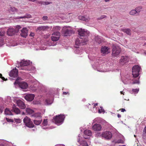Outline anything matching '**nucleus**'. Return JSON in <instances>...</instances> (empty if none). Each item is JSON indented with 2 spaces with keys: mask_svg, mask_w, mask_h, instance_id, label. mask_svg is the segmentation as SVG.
<instances>
[{
  "mask_svg": "<svg viewBox=\"0 0 146 146\" xmlns=\"http://www.w3.org/2000/svg\"><path fill=\"white\" fill-rule=\"evenodd\" d=\"M84 135L83 138L79 134L77 138V142L83 146H88V143L84 140L85 139H89L90 136L92 135V131L89 130H86L84 131Z\"/></svg>",
  "mask_w": 146,
  "mask_h": 146,
  "instance_id": "obj_1",
  "label": "nucleus"
},
{
  "mask_svg": "<svg viewBox=\"0 0 146 146\" xmlns=\"http://www.w3.org/2000/svg\"><path fill=\"white\" fill-rule=\"evenodd\" d=\"M31 63V62L29 60H23L20 62V67H19V68L20 69L25 70H34L35 68L34 67H33L32 68H30V66L25 67L28 66Z\"/></svg>",
  "mask_w": 146,
  "mask_h": 146,
  "instance_id": "obj_2",
  "label": "nucleus"
},
{
  "mask_svg": "<svg viewBox=\"0 0 146 146\" xmlns=\"http://www.w3.org/2000/svg\"><path fill=\"white\" fill-rule=\"evenodd\" d=\"M78 34L80 36H82L83 38H80L81 39L85 40L84 42H86L88 40V36L89 35V32L87 30L84 29H80L78 30Z\"/></svg>",
  "mask_w": 146,
  "mask_h": 146,
  "instance_id": "obj_3",
  "label": "nucleus"
},
{
  "mask_svg": "<svg viewBox=\"0 0 146 146\" xmlns=\"http://www.w3.org/2000/svg\"><path fill=\"white\" fill-rule=\"evenodd\" d=\"M121 51V48L119 46L117 45H113L112 50V56L113 57L118 56Z\"/></svg>",
  "mask_w": 146,
  "mask_h": 146,
  "instance_id": "obj_4",
  "label": "nucleus"
},
{
  "mask_svg": "<svg viewBox=\"0 0 146 146\" xmlns=\"http://www.w3.org/2000/svg\"><path fill=\"white\" fill-rule=\"evenodd\" d=\"M73 31L72 28L69 26H65L63 27L62 32L65 36H70L72 34Z\"/></svg>",
  "mask_w": 146,
  "mask_h": 146,
  "instance_id": "obj_5",
  "label": "nucleus"
},
{
  "mask_svg": "<svg viewBox=\"0 0 146 146\" xmlns=\"http://www.w3.org/2000/svg\"><path fill=\"white\" fill-rule=\"evenodd\" d=\"M14 85L16 87L18 85L20 88L23 89H26L28 87V85L27 83L24 82H20L17 79L16 80L14 83Z\"/></svg>",
  "mask_w": 146,
  "mask_h": 146,
  "instance_id": "obj_6",
  "label": "nucleus"
},
{
  "mask_svg": "<svg viewBox=\"0 0 146 146\" xmlns=\"http://www.w3.org/2000/svg\"><path fill=\"white\" fill-rule=\"evenodd\" d=\"M65 117L64 115L62 114L56 116L54 118L55 123L58 125H61L63 123Z\"/></svg>",
  "mask_w": 146,
  "mask_h": 146,
  "instance_id": "obj_7",
  "label": "nucleus"
},
{
  "mask_svg": "<svg viewBox=\"0 0 146 146\" xmlns=\"http://www.w3.org/2000/svg\"><path fill=\"white\" fill-rule=\"evenodd\" d=\"M89 58L90 60H92L93 61H94L93 63H92V66L94 68V69L98 68L99 67H100L103 66L102 65V64L103 62V61L102 60H99L98 59H96L95 60H93L92 59L91 57L89 56Z\"/></svg>",
  "mask_w": 146,
  "mask_h": 146,
  "instance_id": "obj_8",
  "label": "nucleus"
},
{
  "mask_svg": "<svg viewBox=\"0 0 146 146\" xmlns=\"http://www.w3.org/2000/svg\"><path fill=\"white\" fill-rule=\"evenodd\" d=\"M24 124L27 127L29 128H33L35 125L30 118L27 116L23 120Z\"/></svg>",
  "mask_w": 146,
  "mask_h": 146,
  "instance_id": "obj_9",
  "label": "nucleus"
},
{
  "mask_svg": "<svg viewBox=\"0 0 146 146\" xmlns=\"http://www.w3.org/2000/svg\"><path fill=\"white\" fill-rule=\"evenodd\" d=\"M140 68V66L138 65H135L133 67L132 72L133 77H137L139 76Z\"/></svg>",
  "mask_w": 146,
  "mask_h": 146,
  "instance_id": "obj_10",
  "label": "nucleus"
},
{
  "mask_svg": "<svg viewBox=\"0 0 146 146\" xmlns=\"http://www.w3.org/2000/svg\"><path fill=\"white\" fill-rule=\"evenodd\" d=\"M101 52L103 55L105 56L110 53V48L106 46H102L101 50Z\"/></svg>",
  "mask_w": 146,
  "mask_h": 146,
  "instance_id": "obj_11",
  "label": "nucleus"
},
{
  "mask_svg": "<svg viewBox=\"0 0 146 146\" xmlns=\"http://www.w3.org/2000/svg\"><path fill=\"white\" fill-rule=\"evenodd\" d=\"M129 60V58L126 56H121L120 59L119 63L122 65H123L125 64L128 62Z\"/></svg>",
  "mask_w": 146,
  "mask_h": 146,
  "instance_id": "obj_12",
  "label": "nucleus"
},
{
  "mask_svg": "<svg viewBox=\"0 0 146 146\" xmlns=\"http://www.w3.org/2000/svg\"><path fill=\"white\" fill-rule=\"evenodd\" d=\"M102 135V137L106 139H111L112 137V135L110 132L108 131H105L103 132Z\"/></svg>",
  "mask_w": 146,
  "mask_h": 146,
  "instance_id": "obj_13",
  "label": "nucleus"
},
{
  "mask_svg": "<svg viewBox=\"0 0 146 146\" xmlns=\"http://www.w3.org/2000/svg\"><path fill=\"white\" fill-rule=\"evenodd\" d=\"M60 36V33L59 32H54L52 34L51 38L52 40L54 41H56L58 40Z\"/></svg>",
  "mask_w": 146,
  "mask_h": 146,
  "instance_id": "obj_14",
  "label": "nucleus"
},
{
  "mask_svg": "<svg viewBox=\"0 0 146 146\" xmlns=\"http://www.w3.org/2000/svg\"><path fill=\"white\" fill-rule=\"evenodd\" d=\"M18 70L16 68L13 69L9 74V76L11 77L16 78L18 76Z\"/></svg>",
  "mask_w": 146,
  "mask_h": 146,
  "instance_id": "obj_15",
  "label": "nucleus"
},
{
  "mask_svg": "<svg viewBox=\"0 0 146 146\" xmlns=\"http://www.w3.org/2000/svg\"><path fill=\"white\" fill-rule=\"evenodd\" d=\"M7 34L9 36H13L16 34L14 28L11 27L9 28L7 31Z\"/></svg>",
  "mask_w": 146,
  "mask_h": 146,
  "instance_id": "obj_16",
  "label": "nucleus"
},
{
  "mask_svg": "<svg viewBox=\"0 0 146 146\" xmlns=\"http://www.w3.org/2000/svg\"><path fill=\"white\" fill-rule=\"evenodd\" d=\"M93 129L95 131H100L102 129V127L100 124H95L92 126Z\"/></svg>",
  "mask_w": 146,
  "mask_h": 146,
  "instance_id": "obj_17",
  "label": "nucleus"
},
{
  "mask_svg": "<svg viewBox=\"0 0 146 146\" xmlns=\"http://www.w3.org/2000/svg\"><path fill=\"white\" fill-rule=\"evenodd\" d=\"M35 95L32 94H27L25 97V99L29 101H31L34 99Z\"/></svg>",
  "mask_w": 146,
  "mask_h": 146,
  "instance_id": "obj_18",
  "label": "nucleus"
},
{
  "mask_svg": "<svg viewBox=\"0 0 146 146\" xmlns=\"http://www.w3.org/2000/svg\"><path fill=\"white\" fill-rule=\"evenodd\" d=\"M16 103L18 106L20 108L24 109L25 108L26 106L25 104L22 101L19 100L17 101Z\"/></svg>",
  "mask_w": 146,
  "mask_h": 146,
  "instance_id": "obj_19",
  "label": "nucleus"
},
{
  "mask_svg": "<svg viewBox=\"0 0 146 146\" xmlns=\"http://www.w3.org/2000/svg\"><path fill=\"white\" fill-rule=\"evenodd\" d=\"M21 36L23 37H26L27 35L28 30L26 28H23L21 30Z\"/></svg>",
  "mask_w": 146,
  "mask_h": 146,
  "instance_id": "obj_20",
  "label": "nucleus"
},
{
  "mask_svg": "<svg viewBox=\"0 0 146 146\" xmlns=\"http://www.w3.org/2000/svg\"><path fill=\"white\" fill-rule=\"evenodd\" d=\"M82 41V45H84L86 44V42H84L85 40L82 39H81L80 38V40H79L78 39H77L75 42V44L76 46H75L76 48H78V46H79L81 44V43L80 42V41Z\"/></svg>",
  "mask_w": 146,
  "mask_h": 146,
  "instance_id": "obj_21",
  "label": "nucleus"
},
{
  "mask_svg": "<svg viewBox=\"0 0 146 146\" xmlns=\"http://www.w3.org/2000/svg\"><path fill=\"white\" fill-rule=\"evenodd\" d=\"M12 111H13L17 114H19L20 113V110L18 108L16 107L15 105H13Z\"/></svg>",
  "mask_w": 146,
  "mask_h": 146,
  "instance_id": "obj_22",
  "label": "nucleus"
},
{
  "mask_svg": "<svg viewBox=\"0 0 146 146\" xmlns=\"http://www.w3.org/2000/svg\"><path fill=\"white\" fill-rule=\"evenodd\" d=\"M42 121V118H40L39 119L36 118L33 120L34 124L36 125H39Z\"/></svg>",
  "mask_w": 146,
  "mask_h": 146,
  "instance_id": "obj_23",
  "label": "nucleus"
},
{
  "mask_svg": "<svg viewBox=\"0 0 146 146\" xmlns=\"http://www.w3.org/2000/svg\"><path fill=\"white\" fill-rule=\"evenodd\" d=\"M121 139L117 140L114 141V142L115 143H123L124 141V138L123 136H121Z\"/></svg>",
  "mask_w": 146,
  "mask_h": 146,
  "instance_id": "obj_24",
  "label": "nucleus"
},
{
  "mask_svg": "<svg viewBox=\"0 0 146 146\" xmlns=\"http://www.w3.org/2000/svg\"><path fill=\"white\" fill-rule=\"evenodd\" d=\"M31 116L34 117L35 118V119H36V118L39 119L40 118H42L41 113H37L33 114L31 115Z\"/></svg>",
  "mask_w": 146,
  "mask_h": 146,
  "instance_id": "obj_25",
  "label": "nucleus"
},
{
  "mask_svg": "<svg viewBox=\"0 0 146 146\" xmlns=\"http://www.w3.org/2000/svg\"><path fill=\"white\" fill-rule=\"evenodd\" d=\"M78 19L80 20L87 21H88L90 18L89 17H88L87 18H86L85 17L83 16H80L78 17Z\"/></svg>",
  "mask_w": 146,
  "mask_h": 146,
  "instance_id": "obj_26",
  "label": "nucleus"
},
{
  "mask_svg": "<svg viewBox=\"0 0 146 146\" xmlns=\"http://www.w3.org/2000/svg\"><path fill=\"white\" fill-rule=\"evenodd\" d=\"M31 17V15L28 14H27L26 15L24 16L19 17L18 18H14L15 19H25V18H30Z\"/></svg>",
  "mask_w": 146,
  "mask_h": 146,
  "instance_id": "obj_27",
  "label": "nucleus"
},
{
  "mask_svg": "<svg viewBox=\"0 0 146 146\" xmlns=\"http://www.w3.org/2000/svg\"><path fill=\"white\" fill-rule=\"evenodd\" d=\"M121 31L128 35H130L131 34V30L129 29H122Z\"/></svg>",
  "mask_w": 146,
  "mask_h": 146,
  "instance_id": "obj_28",
  "label": "nucleus"
},
{
  "mask_svg": "<svg viewBox=\"0 0 146 146\" xmlns=\"http://www.w3.org/2000/svg\"><path fill=\"white\" fill-rule=\"evenodd\" d=\"M9 12L12 13H14L17 11V10L15 7H11L9 9Z\"/></svg>",
  "mask_w": 146,
  "mask_h": 146,
  "instance_id": "obj_29",
  "label": "nucleus"
},
{
  "mask_svg": "<svg viewBox=\"0 0 146 146\" xmlns=\"http://www.w3.org/2000/svg\"><path fill=\"white\" fill-rule=\"evenodd\" d=\"M12 111H11L9 108H7L5 110V114L6 115H13Z\"/></svg>",
  "mask_w": 146,
  "mask_h": 146,
  "instance_id": "obj_30",
  "label": "nucleus"
},
{
  "mask_svg": "<svg viewBox=\"0 0 146 146\" xmlns=\"http://www.w3.org/2000/svg\"><path fill=\"white\" fill-rule=\"evenodd\" d=\"M26 111L27 113L29 115L33 114V113H34V111L33 110L31 109L30 108H28L26 109Z\"/></svg>",
  "mask_w": 146,
  "mask_h": 146,
  "instance_id": "obj_31",
  "label": "nucleus"
},
{
  "mask_svg": "<svg viewBox=\"0 0 146 146\" xmlns=\"http://www.w3.org/2000/svg\"><path fill=\"white\" fill-rule=\"evenodd\" d=\"M139 90V88L136 89H133L132 90L130 91V92L131 94L134 93L135 94H137L138 93Z\"/></svg>",
  "mask_w": 146,
  "mask_h": 146,
  "instance_id": "obj_32",
  "label": "nucleus"
},
{
  "mask_svg": "<svg viewBox=\"0 0 146 146\" xmlns=\"http://www.w3.org/2000/svg\"><path fill=\"white\" fill-rule=\"evenodd\" d=\"M95 40L99 44H100L101 42L102 39L100 36H97L95 37Z\"/></svg>",
  "mask_w": 146,
  "mask_h": 146,
  "instance_id": "obj_33",
  "label": "nucleus"
},
{
  "mask_svg": "<svg viewBox=\"0 0 146 146\" xmlns=\"http://www.w3.org/2000/svg\"><path fill=\"white\" fill-rule=\"evenodd\" d=\"M21 28V26L19 25H17L15 26V33H18L19 31V29Z\"/></svg>",
  "mask_w": 146,
  "mask_h": 146,
  "instance_id": "obj_34",
  "label": "nucleus"
},
{
  "mask_svg": "<svg viewBox=\"0 0 146 146\" xmlns=\"http://www.w3.org/2000/svg\"><path fill=\"white\" fill-rule=\"evenodd\" d=\"M42 126H47L48 125V121L47 119H44L42 123Z\"/></svg>",
  "mask_w": 146,
  "mask_h": 146,
  "instance_id": "obj_35",
  "label": "nucleus"
},
{
  "mask_svg": "<svg viewBox=\"0 0 146 146\" xmlns=\"http://www.w3.org/2000/svg\"><path fill=\"white\" fill-rule=\"evenodd\" d=\"M80 50L78 48L76 49L75 50V52L77 54H81L83 52V50L82 49H80Z\"/></svg>",
  "mask_w": 146,
  "mask_h": 146,
  "instance_id": "obj_36",
  "label": "nucleus"
},
{
  "mask_svg": "<svg viewBox=\"0 0 146 146\" xmlns=\"http://www.w3.org/2000/svg\"><path fill=\"white\" fill-rule=\"evenodd\" d=\"M1 28V31H0V37H3L5 35V32Z\"/></svg>",
  "mask_w": 146,
  "mask_h": 146,
  "instance_id": "obj_37",
  "label": "nucleus"
},
{
  "mask_svg": "<svg viewBox=\"0 0 146 146\" xmlns=\"http://www.w3.org/2000/svg\"><path fill=\"white\" fill-rule=\"evenodd\" d=\"M136 13H137L135 9H133L131 11L129 12V14L132 15H135Z\"/></svg>",
  "mask_w": 146,
  "mask_h": 146,
  "instance_id": "obj_38",
  "label": "nucleus"
},
{
  "mask_svg": "<svg viewBox=\"0 0 146 146\" xmlns=\"http://www.w3.org/2000/svg\"><path fill=\"white\" fill-rule=\"evenodd\" d=\"M142 7L141 6H139L135 8V10L137 11V13H139L140 11H141L142 10Z\"/></svg>",
  "mask_w": 146,
  "mask_h": 146,
  "instance_id": "obj_39",
  "label": "nucleus"
},
{
  "mask_svg": "<svg viewBox=\"0 0 146 146\" xmlns=\"http://www.w3.org/2000/svg\"><path fill=\"white\" fill-rule=\"evenodd\" d=\"M4 44V40L2 38L0 37V47L3 46Z\"/></svg>",
  "mask_w": 146,
  "mask_h": 146,
  "instance_id": "obj_40",
  "label": "nucleus"
},
{
  "mask_svg": "<svg viewBox=\"0 0 146 146\" xmlns=\"http://www.w3.org/2000/svg\"><path fill=\"white\" fill-rule=\"evenodd\" d=\"M47 105L50 104L52 103V100H50L49 99H47L45 101Z\"/></svg>",
  "mask_w": 146,
  "mask_h": 146,
  "instance_id": "obj_41",
  "label": "nucleus"
},
{
  "mask_svg": "<svg viewBox=\"0 0 146 146\" xmlns=\"http://www.w3.org/2000/svg\"><path fill=\"white\" fill-rule=\"evenodd\" d=\"M123 82L125 84H129L131 82L128 79H126L125 80H123Z\"/></svg>",
  "mask_w": 146,
  "mask_h": 146,
  "instance_id": "obj_42",
  "label": "nucleus"
},
{
  "mask_svg": "<svg viewBox=\"0 0 146 146\" xmlns=\"http://www.w3.org/2000/svg\"><path fill=\"white\" fill-rule=\"evenodd\" d=\"M98 113H104L105 112L104 111L103 109V108L102 107H100V109H99L98 110Z\"/></svg>",
  "mask_w": 146,
  "mask_h": 146,
  "instance_id": "obj_43",
  "label": "nucleus"
},
{
  "mask_svg": "<svg viewBox=\"0 0 146 146\" xmlns=\"http://www.w3.org/2000/svg\"><path fill=\"white\" fill-rule=\"evenodd\" d=\"M52 2L49 1H44L42 2V4L44 5H47L51 4Z\"/></svg>",
  "mask_w": 146,
  "mask_h": 146,
  "instance_id": "obj_44",
  "label": "nucleus"
},
{
  "mask_svg": "<svg viewBox=\"0 0 146 146\" xmlns=\"http://www.w3.org/2000/svg\"><path fill=\"white\" fill-rule=\"evenodd\" d=\"M14 120L15 122L17 123H21V120L19 118L15 119Z\"/></svg>",
  "mask_w": 146,
  "mask_h": 146,
  "instance_id": "obj_45",
  "label": "nucleus"
},
{
  "mask_svg": "<svg viewBox=\"0 0 146 146\" xmlns=\"http://www.w3.org/2000/svg\"><path fill=\"white\" fill-rule=\"evenodd\" d=\"M143 136H146V127H145L143 129Z\"/></svg>",
  "mask_w": 146,
  "mask_h": 146,
  "instance_id": "obj_46",
  "label": "nucleus"
},
{
  "mask_svg": "<svg viewBox=\"0 0 146 146\" xmlns=\"http://www.w3.org/2000/svg\"><path fill=\"white\" fill-rule=\"evenodd\" d=\"M98 103H96L94 105L93 107V110H92V111H93V112H96L97 111V110H94V107H95L96 106H97L98 105Z\"/></svg>",
  "mask_w": 146,
  "mask_h": 146,
  "instance_id": "obj_47",
  "label": "nucleus"
},
{
  "mask_svg": "<svg viewBox=\"0 0 146 146\" xmlns=\"http://www.w3.org/2000/svg\"><path fill=\"white\" fill-rule=\"evenodd\" d=\"M132 84H139V79L138 80H135L134 81H133L132 83Z\"/></svg>",
  "mask_w": 146,
  "mask_h": 146,
  "instance_id": "obj_48",
  "label": "nucleus"
},
{
  "mask_svg": "<svg viewBox=\"0 0 146 146\" xmlns=\"http://www.w3.org/2000/svg\"><path fill=\"white\" fill-rule=\"evenodd\" d=\"M39 28V29H40L45 30V29H47L48 28V26H44V27H40Z\"/></svg>",
  "mask_w": 146,
  "mask_h": 146,
  "instance_id": "obj_49",
  "label": "nucleus"
},
{
  "mask_svg": "<svg viewBox=\"0 0 146 146\" xmlns=\"http://www.w3.org/2000/svg\"><path fill=\"white\" fill-rule=\"evenodd\" d=\"M6 120L7 121H8V122H13V121H14L12 119H9V118H6Z\"/></svg>",
  "mask_w": 146,
  "mask_h": 146,
  "instance_id": "obj_50",
  "label": "nucleus"
},
{
  "mask_svg": "<svg viewBox=\"0 0 146 146\" xmlns=\"http://www.w3.org/2000/svg\"><path fill=\"white\" fill-rule=\"evenodd\" d=\"M98 71L100 72H106L108 71L109 70H104L102 69H100V70H98Z\"/></svg>",
  "mask_w": 146,
  "mask_h": 146,
  "instance_id": "obj_51",
  "label": "nucleus"
},
{
  "mask_svg": "<svg viewBox=\"0 0 146 146\" xmlns=\"http://www.w3.org/2000/svg\"><path fill=\"white\" fill-rule=\"evenodd\" d=\"M2 74H0V78L2 79L3 80L6 81L7 80V79H5L4 77H2Z\"/></svg>",
  "mask_w": 146,
  "mask_h": 146,
  "instance_id": "obj_52",
  "label": "nucleus"
},
{
  "mask_svg": "<svg viewBox=\"0 0 146 146\" xmlns=\"http://www.w3.org/2000/svg\"><path fill=\"white\" fill-rule=\"evenodd\" d=\"M4 19H1L0 20V21L1 22L0 24H4L5 23H4Z\"/></svg>",
  "mask_w": 146,
  "mask_h": 146,
  "instance_id": "obj_53",
  "label": "nucleus"
},
{
  "mask_svg": "<svg viewBox=\"0 0 146 146\" xmlns=\"http://www.w3.org/2000/svg\"><path fill=\"white\" fill-rule=\"evenodd\" d=\"M48 17L46 16H44L42 17V19L44 21H46Z\"/></svg>",
  "mask_w": 146,
  "mask_h": 146,
  "instance_id": "obj_54",
  "label": "nucleus"
},
{
  "mask_svg": "<svg viewBox=\"0 0 146 146\" xmlns=\"http://www.w3.org/2000/svg\"><path fill=\"white\" fill-rule=\"evenodd\" d=\"M101 135H101L100 133V132L97 133L96 134V136L97 137H99V136H101Z\"/></svg>",
  "mask_w": 146,
  "mask_h": 146,
  "instance_id": "obj_55",
  "label": "nucleus"
},
{
  "mask_svg": "<svg viewBox=\"0 0 146 146\" xmlns=\"http://www.w3.org/2000/svg\"><path fill=\"white\" fill-rule=\"evenodd\" d=\"M106 17V16L105 15H102L101 16V17H100V19H104V18H105Z\"/></svg>",
  "mask_w": 146,
  "mask_h": 146,
  "instance_id": "obj_56",
  "label": "nucleus"
},
{
  "mask_svg": "<svg viewBox=\"0 0 146 146\" xmlns=\"http://www.w3.org/2000/svg\"><path fill=\"white\" fill-rule=\"evenodd\" d=\"M30 35L31 36H33L35 35V34L33 33H31Z\"/></svg>",
  "mask_w": 146,
  "mask_h": 146,
  "instance_id": "obj_57",
  "label": "nucleus"
},
{
  "mask_svg": "<svg viewBox=\"0 0 146 146\" xmlns=\"http://www.w3.org/2000/svg\"><path fill=\"white\" fill-rule=\"evenodd\" d=\"M55 29L59 30L60 29V27L59 26H56L55 27Z\"/></svg>",
  "mask_w": 146,
  "mask_h": 146,
  "instance_id": "obj_58",
  "label": "nucleus"
},
{
  "mask_svg": "<svg viewBox=\"0 0 146 146\" xmlns=\"http://www.w3.org/2000/svg\"><path fill=\"white\" fill-rule=\"evenodd\" d=\"M98 119V118H96L95 119H94L93 120V123H95V122H97Z\"/></svg>",
  "mask_w": 146,
  "mask_h": 146,
  "instance_id": "obj_59",
  "label": "nucleus"
},
{
  "mask_svg": "<svg viewBox=\"0 0 146 146\" xmlns=\"http://www.w3.org/2000/svg\"><path fill=\"white\" fill-rule=\"evenodd\" d=\"M125 111V109L122 108L121 109V111L122 112H124Z\"/></svg>",
  "mask_w": 146,
  "mask_h": 146,
  "instance_id": "obj_60",
  "label": "nucleus"
},
{
  "mask_svg": "<svg viewBox=\"0 0 146 146\" xmlns=\"http://www.w3.org/2000/svg\"><path fill=\"white\" fill-rule=\"evenodd\" d=\"M68 93V92H63V94L64 95H66V94H67Z\"/></svg>",
  "mask_w": 146,
  "mask_h": 146,
  "instance_id": "obj_61",
  "label": "nucleus"
},
{
  "mask_svg": "<svg viewBox=\"0 0 146 146\" xmlns=\"http://www.w3.org/2000/svg\"><path fill=\"white\" fill-rule=\"evenodd\" d=\"M29 1H32V2H34L35 1H37V0H28Z\"/></svg>",
  "mask_w": 146,
  "mask_h": 146,
  "instance_id": "obj_62",
  "label": "nucleus"
},
{
  "mask_svg": "<svg viewBox=\"0 0 146 146\" xmlns=\"http://www.w3.org/2000/svg\"><path fill=\"white\" fill-rule=\"evenodd\" d=\"M121 115L119 114L117 115V117L118 118H120L121 117Z\"/></svg>",
  "mask_w": 146,
  "mask_h": 146,
  "instance_id": "obj_63",
  "label": "nucleus"
},
{
  "mask_svg": "<svg viewBox=\"0 0 146 146\" xmlns=\"http://www.w3.org/2000/svg\"><path fill=\"white\" fill-rule=\"evenodd\" d=\"M3 111V110L2 109H0V112L1 113Z\"/></svg>",
  "mask_w": 146,
  "mask_h": 146,
  "instance_id": "obj_64",
  "label": "nucleus"
}]
</instances>
